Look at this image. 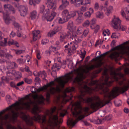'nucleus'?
<instances>
[{"label": "nucleus", "mask_w": 129, "mask_h": 129, "mask_svg": "<svg viewBox=\"0 0 129 129\" xmlns=\"http://www.w3.org/2000/svg\"><path fill=\"white\" fill-rule=\"evenodd\" d=\"M84 15L86 17H90L91 15V13L89 11L86 12L84 14Z\"/></svg>", "instance_id": "obj_47"}, {"label": "nucleus", "mask_w": 129, "mask_h": 129, "mask_svg": "<svg viewBox=\"0 0 129 129\" xmlns=\"http://www.w3.org/2000/svg\"><path fill=\"white\" fill-rule=\"evenodd\" d=\"M80 10L81 12L80 13H79L82 14H83V12L87 10L86 6H82Z\"/></svg>", "instance_id": "obj_38"}, {"label": "nucleus", "mask_w": 129, "mask_h": 129, "mask_svg": "<svg viewBox=\"0 0 129 129\" xmlns=\"http://www.w3.org/2000/svg\"><path fill=\"white\" fill-rule=\"evenodd\" d=\"M37 58L38 59H40L41 57L40 55V52L39 51H37Z\"/></svg>", "instance_id": "obj_58"}, {"label": "nucleus", "mask_w": 129, "mask_h": 129, "mask_svg": "<svg viewBox=\"0 0 129 129\" xmlns=\"http://www.w3.org/2000/svg\"><path fill=\"white\" fill-rule=\"evenodd\" d=\"M90 24V22L88 20L85 21L83 24V26L84 27H88Z\"/></svg>", "instance_id": "obj_36"}, {"label": "nucleus", "mask_w": 129, "mask_h": 129, "mask_svg": "<svg viewBox=\"0 0 129 129\" xmlns=\"http://www.w3.org/2000/svg\"><path fill=\"white\" fill-rule=\"evenodd\" d=\"M5 55H6V57L8 59L12 58L13 57V56L9 53H6Z\"/></svg>", "instance_id": "obj_49"}, {"label": "nucleus", "mask_w": 129, "mask_h": 129, "mask_svg": "<svg viewBox=\"0 0 129 129\" xmlns=\"http://www.w3.org/2000/svg\"><path fill=\"white\" fill-rule=\"evenodd\" d=\"M47 6L50 9H52L53 10H54L56 9V7L55 4L52 2H49L46 3Z\"/></svg>", "instance_id": "obj_17"}, {"label": "nucleus", "mask_w": 129, "mask_h": 129, "mask_svg": "<svg viewBox=\"0 0 129 129\" xmlns=\"http://www.w3.org/2000/svg\"><path fill=\"white\" fill-rule=\"evenodd\" d=\"M75 89V88L73 87H69L66 89L65 91L67 92H70L74 91Z\"/></svg>", "instance_id": "obj_37"}, {"label": "nucleus", "mask_w": 129, "mask_h": 129, "mask_svg": "<svg viewBox=\"0 0 129 129\" xmlns=\"http://www.w3.org/2000/svg\"><path fill=\"white\" fill-rule=\"evenodd\" d=\"M42 71H40L39 72H35L34 73V74L35 76H39L41 74Z\"/></svg>", "instance_id": "obj_51"}, {"label": "nucleus", "mask_w": 129, "mask_h": 129, "mask_svg": "<svg viewBox=\"0 0 129 129\" xmlns=\"http://www.w3.org/2000/svg\"><path fill=\"white\" fill-rule=\"evenodd\" d=\"M69 13L67 10H64L62 12V17H65L69 20Z\"/></svg>", "instance_id": "obj_18"}, {"label": "nucleus", "mask_w": 129, "mask_h": 129, "mask_svg": "<svg viewBox=\"0 0 129 129\" xmlns=\"http://www.w3.org/2000/svg\"><path fill=\"white\" fill-rule=\"evenodd\" d=\"M48 40H43L42 41V43L44 45L46 44L48 42Z\"/></svg>", "instance_id": "obj_64"}, {"label": "nucleus", "mask_w": 129, "mask_h": 129, "mask_svg": "<svg viewBox=\"0 0 129 129\" xmlns=\"http://www.w3.org/2000/svg\"><path fill=\"white\" fill-rule=\"evenodd\" d=\"M8 45L10 46L11 45H15L17 47H19L18 43L16 41H14L13 40H9L8 43Z\"/></svg>", "instance_id": "obj_23"}, {"label": "nucleus", "mask_w": 129, "mask_h": 129, "mask_svg": "<svg viewBox=\"0 0 129 129\" xmlns=\"http://www.w3.org/2000/svg\"><path fill=\"white\" fill-rule=\"evenodd\" d=\"M102 64V63L100 61L95 65H92L90 66L87 67L85 70H83L84 72L86 73H88L89 71L92 70L95 68H99V69L93 72L91 75L92 79L96 77L97 76V74L100 73L102 70V69L100 68Z\"/></svg>", "instance_id": "obj_4"}, {"label": "nucleus", "mask_w": 129, "mask_h": 129, "mask_svg": "<svg viewBox=\"0 0 129 129\" xmlns=\"http://www.w3.org/2000/svg\"><path fill=\"white\" fill-rule=\"evenodd\" d=\"M6 126L8 129H16L15 127L13 126L11 124H7Z\"/></svg>", "instance_id": "obj_42"}, {"label": "nucleus", "mask_w": 129, "mask_h": 129, "mask_svg": "<svg viewBox=\"0 0 129 129\" xmlns=\"http://www.w3.org/2000/svg\"><path fill=\"white\" fill-rule=\"evenodd\" d=\"M75 33V32H73L72 36L70 37V39L73 41L70 44L73 45L72 47V49L74 50H76L78 47L77 44L82 41V36H77L76 35H74Z\"/></svg>", "instance_id": "obj_6"}, {"label": "nucleus", "mask_w": 129, "mask_h": 129, "mask_svg": "<svg viewBox=\"0 0 129 129\" xmlns=\"http://www.w3.org/2000/svg\"><path fill=\"white\" fill-rule=\"evenodd\" d=\"M7 68L8 69H12L16 68L18 66L14 62L8 61L7 62Z\"/></svg>", "instance_id": "obj_12"}, {"label": "nucleus", "mask_w": 129, "mask_h": 129, "mask_svg": "<svg viewBox=\"0 0 129 129\" xmlns=\"http://www.w3.org/2000/svg\"><path fill=\"white\" fill-rule=\"evenodd\" d=\"M18 10L21 16L24 17L28 13V10L27 7L24 6H20L18 7Z\"/></svg>", "instance_id": "obj_9"}, {"label": "nucleus", "mask_w": 129, "mask_h": 129, "mask_svg": "<svg viewBox=\"0 0 129 129\" xmlns=\"http://www.w3.org/2000/svg\"><path fill=\"white\" fill-rule=\"evenodd\" d=\"M103 34L104 36H108L110 34L109 30L108 29L104 30L103 31Z\"/></svg>", "instance_id": "obj_33"}, {"label": "nucleus", "mask_w": 129, "mask_h": 129, "mask_svg": "<svg viewBox=\"0 0 129 129\" xmlns=\"http://www.w3.org/2000/svg\"><path fill=\"white\" fill-rule=\"evenodd\" d=\"M111 116L110 115H109L107 116H106L105 117V119L104 118L103 120H102V121L104 120L105 119L107 121H108L110 120L111 119Z\"/></svg>", "instance_id": "obj_50"}, {"label": "nucleus", "mask_w": 129, "mask_h": 129, "mask_svg": "<svg viewBox=\"0 0 129 129\" xmlns=\"http://www.w3.org/2000/svg\"><path fill=\"white\" fill-rule=\"evenodd\" d=\"M76 12L78 13V11H74L70 12L69 13V20L72 17H74L76 15Z\"/></svg>", "instance_id": "obj_25"}, {"label": "nucleus", "mask_w": 129, "mask_h": 129, "mask_svg": "<svg viewBox=\"0 0 129 129\" xmlns=\"http://www.w3.org/2000/svg\"><path fill=\"white\" fill-rule=\"evenodd\" d=\"M13 24L15 27L18 28H20V27L19 24L15 21L13 22Z\"/></svg>", "instance_id": "obj_45"}, {"label": "nucleus", "mask_w": 129, "mask_h": 129, "mask_svg": "<svg viewBox=\"0 0 129 129\" xmlns=\"http://www.w3.org/2000/svg\"><path fill=\"white\" fill-rule=\"evenodd\" d=\"M45 12H46V13L45 14L46 15V19L47 21H51L52 20H51V15H50L49 16H48V14H49L50 13V11L49 10V9H48L47 10H46Z\"/></svg>", "instance_id": "obj_24"}, {"label": "nucleus", "mask_w": 129, "mask_h": 129, "mask_svg": "<svg viewBox=\"0 0 129 129\" xmlns=\"http://www.w3.org/2000/svg\"><path fill=\"white\" fill-rule=\"evenodd\" d=\"M67 113V111L66 110H64L63 111L60 113V116L62 117H63Z\"/></svg>", "instance_id": "obj_48"}, {"label": "nucleus", "mask_w": 129, "mask_h": 129, "mask_svg": "<svg viewBox=\"0 0 129 129\" xmlns=\"http://www.w3.org/2000/svg\"><path fill=\"white\" fill-rule=\"evenodd\" d=\"M89 32V30L88 29L85 30L83 32V34L81 35L82 36V37L83 36H84V37H85L88 34Z\"/></svg>", "instance_id": "obj_41"}, {"label": "nucleus", "mask_w": 129, "mask_h": 129, "mask_svg": "<svg viewBox=\"0 0 129 129\" xmlns=\"http://www.w3.org/2000/svg\"><path fill=\"white\" fill-rule=\"evenodd\" d=\"M96 20V19L95 18L92 19L90 22V24H95Z\"/></svg>", "instance_id": "obj_55"}, {"label": "nucleus", "mask_w": 129, "mask_h": 129, "mask_svg": "<svg viewBox=\"0 0 129 129\" xmlns=\"http://www.w3.org/2000/svg\"><path fill=\"white\" fill-rule=\"evenodd\" d=\"M74 75L76 76V78L74 80V82L78 83L81 92V95L78 97L79 101L76 102L74 104L75 108H78V110H76L75 109L74 111L72 113L73 115L76 117H78V118L74 121L72 119L69 120L67 124L70 125V127L71 126H73L75 125L78 121L77 119L79 120L84 118L85 116L82 114L83 110L87 112L89 110V108L88 107H86L83 109L80 106L81 103H90V108L95 110L97 108L103 107L109 102L110 101H107L106 102L104 103V101L102 100L99 96H94L84 99L83 96L87 93H92V91H97L100 90L101 91L100 93V94H104L105 98H110L111 96H114L117 93L118 91V88H115L111 91H109V89L107 87L110 86L113 81H108L109 77L106 72L105 71L104 73L103 78L105 77L104 82H103V80L102 79L100 81L91 80L89 83V85L90 86L95 85V86L93 88L88 87L82 80L83 79L85 78V76L83 72L79 69H77L74 70Z\"/></svg>", "instance_id": "obj_1"}, {"label": "nucleus", "mask_w": 129, "mask_h": 129, "mask_svg": "<svg viewBox=\"0 0 129 129\" xmlns=\"http://www.w3.org/2000/svg\"><path fill=\"white\" fill-rule=\"evenodd\" d=\"M69 20L67 19L65 17L62 16V18L58 17V22L60 24H63L66 22H67Z\"/></svg>", "instance_id": "obj_21"}, {"label": "nucleus", "mask_w": 129, "mask_h": 129, "mask_svg": "<svg viewBox=\"0 0 129 129\" xmlns=\"http://www.w3.org/2000/svg\"><path fill=\"white\" fill-rule=\"evenodd\" d=\"M6 53L3 51V52H1L0 53V56L2 57H4L5 56Z\"/></svg>", "instance_id": "obj_60"}, {"label": "nucleus", "mask_w": 129, "mask_h": 129, "mask_svg": "<svg viewBox=\"0 0 129 129\" xmlns=\"http://www.w3.org/2000/svg\"><path fill=\"white\" fill-rule=\"evenodd\" d=\"M4 41H0V45H1L2 46H5L6 44L7 43V39L4 38Z\"/></svg>", "instance_id": "obj_32"}, {"label": "nucleus", "mask_w": 129, "mask_h": 129, "mask_svg": "<svg viewBox=\"0 0 129 129\" xmlns=\"http://www.w3.org/2000/svg\"><path fill=\"white\" fill-rule=\"evenodd\" d=\"M7 60H6L5 59H0V63L3 64L5 62H6L7 63Z\"/></svg>", "instance_id": "obj_57"}, {"label": "nucleus", "mask_w": 129, "mask_h": 129, "mask_svg": "<svg viewBox=\"0 0 129 129\" xmlns=\"http://www.w3.org/2000/svg\"><path fill=\"white\" fill-rule=\"evenodd\" d=\"M15 33L12 31L10 34V36L11 37H13L15 36Z\"/></svg>", "instance_id": "obj_61"}, {"label": "nucleus", "mask_w": 129, "mask_h": 129, "mask_svg": "<svg viewBox=\"0 0 129 129\" xmlns=\"http://www.w3.org/2000/svg\"><path fill=\"white\" fill-rule=\"evenodd\" d=\"M37 12L35 10L33 11L30 13V17L32 19H34L36 18L37 15Z\"/></svg>", "instance_id": "obj_27"}, {"label": "nucleus", "mask_w": 129, "mask_h": 129, "mask_svg": "<svg viewBox=\"0 0 129 129\" xmlns=\"http://www.w3.org/2000/svg\"><path fill=\"white\" fill-rule=\"evenodd\" d=\"M57 14V13L53 11L51 13V17L50 19L51 20H52L53 19L54 17Z\"/></svg>", "instance_id": "obj_44"}, {"label": "nucleus", "mask_w": 129, "mask_h": 129, "mask_svg": "<svg viewBox=\"0 0 129 129\" xmlns=\"http://www.w3.org/2000/svg\"><path fill=\"white\" fill-rule=\"evenodd\" d=\"M113 10V8L112 6H110L107 7L105 12L106 15L107 16L109 15L112 13Z\"/></svg>", "instance_id": "obj_16"}, {"label": "nucleus", "mask_w": 129, "mask_h": 129, "mask_svg": "<svg viewBox=\"0 0 129 129\" xmlns=\"http://www.w3.org/2000/svg\"><path fill=\"white\" fill-rule=\"evenodd\" d=\"M111 24L113 28L117 30L121 28V21L118 17L115 16H114V18L112 21Z\"/></svg>", "instance_id": "obj_7"}, {"label": "nucleus", "mask_w": 129, "mask_h": 129, "mask_svg": "<svg viewBox=\"0 0 129 129\" xmlns=\"http://www.w3.org/2000/svg\"><path fill=\"white\" fill-rule=\"evenodd\" d=\"M83 0H71L70 2L73 4L75 7H78L82 5Z\"/></svg>", "instance_id": "obj_11"}, {"label": "nucleus", "mask_w": 129, "mask_h": 129, "mask_svg": "<svg viewBox=\"0 0 129 129\" xmlns=\"http://www.w3.org/2000/svg\"><path fill=\"white\" fill-rule=\"evenodd\" d=\"M62 4L59 8V9L61 10L63 8L66 7L69 5V2L67 0H62Z\"/></svg>", "instance_id": "obj_15"}, {"label": "nucleus", "mask_w": 129, "mask_h": 129, "mask_svg": "<svg viewBox=\"0 0 129 129\" xmlns=\"http://www.w3.org/2000/svg\"><path fill=\"white\" fill-rule=\"evenodd\" d=\"M74 71H71V72L66 75L63 78L61 77L56 78L55 81L57 82L58 85H56V88L51 87L52 85H55L54 81H52L38 89H36L33 86L31 89V92L33 93H35L36 91L40 92L44 89H46L48 87H50L49 92H47L46 94V100L48 102L50 94H54L56 92H60L61 91L60 88H63L65 84L67 83L69 80L72 79L74 75Z\"/></svg>", "instance_id": "obj_3"}, {"label": "nucleus", "mask_w": 129, "mask_h": 129, "mask_svg": "<svg viewBox=\"0 0 129 129\" xmlns=\"http://www.w3.org/2000/svg\"><path fill=\"white\" fill-rule=\"evenodd\" d=\"M102 64V63L100 61L95 65H92L90 66L87 67L85 70H83L84 72L86 73H88L89 71L92 70L95 68H99V69L93 72L91 75L92 79L96 77L97 76V74L100 73L102 70V69L100 68Z\"/></svg>", "instance_id": "obj_5"}, {"label": "nucleus", "mask_w": 129, "mask_h": 129, "mask_svg": "<svg viewBox=\"0 0 129 129\" xmlns=\"http://www.w3.org/2000/svg\"><path fill=\"white\" fill-rule=\"evenodd\" d=\"M77 30L78 32L77 34H81L82 32V31L81 29V28L80 27L78 28Z\"/></svg>", "instance_id": "obj_56"}, {"label": "nucleus", "mask_w": 129, "mask_h": 129, "mask_svg": "<svg viewBox=\"0 0 129 129\" xmlns=\"http://www.w3.org/2000/svg\"><path fill=\"white\" fill-rule=\"evenodd\" d=\"M15 52L16 54L17 55H19L22 53L23 51L22 50H13Z\"/></svg>", "instance_id": "obj_43"}, {"label": "nucleus", "mask_w": 129, "mask_h": 129, "mask_svg": "<svg viewBox=\"0 0 129 129\" xmlns=\"http://www.w3.org/2000/svg\"><path fill=\"white\" fill-rule=\"evenodd\" d=\"M4 10L6 11L7 13L10 12L12 14H14L16 12V10L13 6L9 4H5L4 5Z\"/></svg>", "instance_id": "obj_8"}, {"label": "nucleus", "mask_w": 129, "mask_h": 129, "mask_svg": "<svg viewBox=\"0 0 129 129\" xmlns=\"http://www.w3.org/2000/svg\"><path fill=\"white\" fill-rule=\"evenodd\" d=\"M62 27L61 26L55 27L54 29L56 33L59 31L61 30L62 29Z\"/></svg>", "instance_id": "obj_40"}, {"label": "nucleus", "mask_w": 129, "mask_h": 129, "mask_svg": "<svg viewBox=\"0 0 129 129\" xmlns=\"http://www.w3.org/2000/svg\"><path fill=\"white\" fill-rule=\"evenodd\" d=\"M111 75L114 78L116 81H118L124 77V74L120 72L116 73L115 71H112Z\"/></svg>", "instance_id": "obj_10"}, {"label": "nucleus", "mask_w": 129, "mask_h": 129, "mask_svg": "<svg viewBox=\"0 0 129 129\" xmlns=\"http://www.w3.org/2000/svg\"><path fill=\"white\" fill-rule=\"evenodd\" d=\"M96 16L97 18L102 19L104 17V15L103 12H98L96 13Z\"/></svg>", "instance_id": "obj_26"}, {"label": "nucleus", "mask_w": 129, "mask_h": 129, "mask_svg": "<svg viewBox=\"0 0 129 129\" xmlns=\"http://www.w3.org/2000/svg\"><path fill=\"white\" fill-rule=\"evenodd\" d=\"M6 77L3 76L1 78V80H0V86H2L4 85V81L6 80Z\"/></svg>", "instance_id": "obj_30"}, {"label": "nucleus", "mask_w": 129, "mask_h": 129, "mask_svg": "<svg viewBox=\"0 0 129 129\" xmlns=\"http://www.w3.org/2000/svg\"><path fill=\"white\" fill-rule=\"evenodd\" d=\"M45 9L44 7V6H42L40 8V13H43Z\"/></svg>", "instance_id": "obj_63"}, {"label": "nucleus", "mask_w": 129, "mask_h": 129, "mask_svg": "<svg viewBox=\"0 0 129 129\" xmlns=\"http://www.w3.org/2000/svg\"><path fill=\"white\" fill-rule=\"evenodd\" d=\"M86 52L85 50H84L83 52H81V54L80 57L82 58V60H81V61H83L84 59V57L85 56Z\"/></svg>", "instance_id": "obj_35"}, {"label": "nucleus", "mask_w": 129, "mask_h": 129, "mask_svg": "<svg viewBox=\"0 0 129 129\" xmlns=\"http://www.w3.org/2000/svg\"><path fill=\"white\" fill-rule=\"evenodd\" d=\"M0 12H2L3 14V19L5 20L6 23L7 24H9L10 21L11 20L9 15L5 14L4 12H3L2 10V7L0 8Z\"/></svg>", "instance_id": "obj_13"}, {"label": "nucleus", "mask_w": 129, "mask_h": 129, "mask_svg": "<svg viewBox=\"0 0 129 129\" xmlns=\"http://www.w3.org/2000/svg\"><path fill=\"white\" fill-rule=\"evenodd\" d=\"M68 28L71 31H72V33L73 32L74 29V27H73V22L72 21H69L67 26Z\"/></svg>", "instance_id": "obj_19"}, {"label": "nucleus", "mask_w": 129, "mask_h": 129, "mask_svg": "<svg viewBox=\"0 0 129 129\" xmlns=\"http://www.w3.org/2000/svg\"><path fill=\"white\" fill-rule=\"evenodd\" d=\"M40 33V31L39 30H34L33 31L32 33L34 41H35L37 40L38 35Z\"/></svg>", "instance_id": "obj_20"}, {"label": "nucleus", "mask_w": 129, "mask_h": 129, "mask_svg": "<svg viewBox=\"0 0 129 129\" xmlns=\"http://www.w3.org/2000/svg\"><path fill=\"white\" fill-rule=\"evenodd\" d=\"M129 88V85L124 86L121 88L120 90L123 93L127 90Z\"/></svg>", "instance_id": "obj_29"}, {"label": "nucleus", "mask_w": 129, "mask_h": 129, "mask_svg": "<svg viewBox=\"0 0 129 129\" xmlns=\"http://www.w3.org/2000/svg\"><path fill=\"white\" fill-rule=\"evenodd\" d=\"M41 1V0H35V2H34L33 0H29V3L30 5L35 6L36 3H39Z\"/></svg>", "instance_id": "obj_28"}, {"label": "nucleus", "mask_w": 129, "mask_h": 129, "mask_svg": "<svg viewBox=\"0 0 129 129\" xmlns=\"http://www.w3.org/2000/svg\"><path fill=\"white\" fill-rule=\"evenodd\" d=\"M60 68V67L59 65L57 63H55L52 67V69H55V68L59 70Z\"/></svg>", "instance_id": "obj_39"}, {"label": "nucleus", "mask_w": 129, "mask_h": 129, "mask_svg": "<svg viewBox=\"0 0 129 129\" xmlns=\"http://www.w3.org/2000/svg\"><path fill=\"white\" fill-rule=\"evenodd\" d=\"M122 16L125 19L126 21H129V16H126V14H125L124 16Z\"/></svg>", "instance_id": "obj_59"}, {"label": "nucleus", "mask_w": 129, "mask_h": 129, "mask_svg": "<svg viewBox=\"0 0 129 129\" xmlns=\"http://www.w3.org/2000/svg\"><path fill=\"white\" fill-rule=\"evenodd\" d=\"M78 17L76 19V21L78 23H80L83 20V18L82 17V15L79 13H78Z\"/></svg>", "instance_id": "obj_22"}, {"label": "nucleus", "mask_w": 129, "mask_h": 129, "mask_svg": "<svg viewBox=\"0 0 129 129\" xmlns=\"http://www.w3.org/2000/svg\"><path fill=\"white\" fill-rule=\"evenodd\" d=\"M124 71L126 74H129V69L127 68H125L124 69Z\"/></svg>", "instance_id": "obj_62"}, {"label": "nucleus", "mask_w": 129, "mask_h": 129, "mask_svg": "<svg viewBox=\"0 0 129 129\" xmlns=\"http://www.w3.org/2000/svg\"><path fill=\"white\" fill-rule=\"evenodd\" d=\"M94 32L96 33L99 29V26L98 25H96V26L94 27Z\"/></svg>", "instance_id": "obj_52"}, {"label": "nucleus", "mask_w": 129, "mask_h": 129, "mask_svg": "<svg viewBox=\"0 0 129 129\" xmlns=\"http://www.w3.org/2000/svg\"><path fill=\"white\" fill-rule=\"evenodd\" d=\"M67 36L66 34L64 33H62L60 36V40L61 41H63L64 39H65Z\"/></svg>", "instance_id": "obj_34"}, {"label": "nucleus", "mask_w": 129, "mask_h": 129, "mask_svg": "<svg viewBox=\"0 0 129 129\" xmlns=\"http://www.w3.org/2000/svg\"><path fill=\"white\" fill-rule=\"evenodd\" d=\"M24 81L26 83L29 84L31 83L32 81V80L31 79L27 78L24 79Z\"/></svg>", "instance_id": "obj_46"}, {"label": "nucleus", "mask_w": 129, "mask_h": 129, "mask_svg": "<svg viewBox=\"0 0 129 129\" xmlns=\"http://www.w3.org/2000/svg\"><path fill=\"white\" fill-rule=\"evenodd\" d=\"M34 98L35 99H37V101H32L30 100L28 102L22 103V107L20 106L19 102L17 101L5 109L2 110L0 112V119L2 120H5L6 123L7 122V120L8 119L9 120H11L14 122L16 121L19 114L18 112H15V110L18 111L24 108L29 109L31 105L33 107L32 112L34 116L33 117L26 115L23 112H21L23 114V119L28 125H33V120H34L36 121H38L42 123V129H64V127H60L59 125V123L62 122V119L58 118L57 115L53 114L56 110V107H54L51 108L50 111H47V114L49 116V119L48 121H46L45 116L41 115L38 114L41 111L38 105L43 104L44 98L42 95H38L36 94L34 96ZM0 129H4L2 126L0 125Z\"/></svg>", "instance_id": "obj_2"}, {"label": "nucleus", "mask_w": 129, "mask_h": 129, "mask_svg": "<svg viewBox=\"0 0 129 129\" xmlns=\"http://www.w3.org/2000/svg\"><path fill=\"white\" fill-rule=\"evenodd\" d=\"M122 16H124L125 14H129V6L123 8L121 11Z\"/></svg>", "instance_id": "obj_14"}, {"label": "nucleus", "mask_w": 129, "mask_h": 129, "mask_svg": "<svg viewBox=\"0 0 129 129\" xmlns=\"http://www.w3.org/2000/svg\"><path fill=\"white\" fill-rule=\"evenodd\" d=\"M94 8V9L96 10H97L99 8V5L98 3H95Z\"/></svg>", "instance_id": "obj_53"}, {"label": "nucleus", "mask_w": 129, "mask_h": 129, "mask_svg": "<svg viewBox=\"0 0 129 129\" xmlns=\"http://www.w3.org/2000/svg\"><path fill=\"white\" fill-rule=\"evenodd\" d=\"M41 75H42V76H44V79H45V77L47 76L46 73L44 71L42 72L41 74Z\"/></svg>", "instance_id": "obj_54"}, {"label": "nucleus", "mask_w": 129, "mask_h": 129, "mask_svg": "<svg viewBox=\"0 0 129 129\" xmlns=\"http://www.w3.org/2000/svg\"><path fill=\"white\" fill-rule=\"evenodd\" d=\"M56 33V32L54 29L53 30L50 31L47 34V36L48 37H51L55 34Z\"/></svg>", "instance_id": "obj_31"}]
</instances>
